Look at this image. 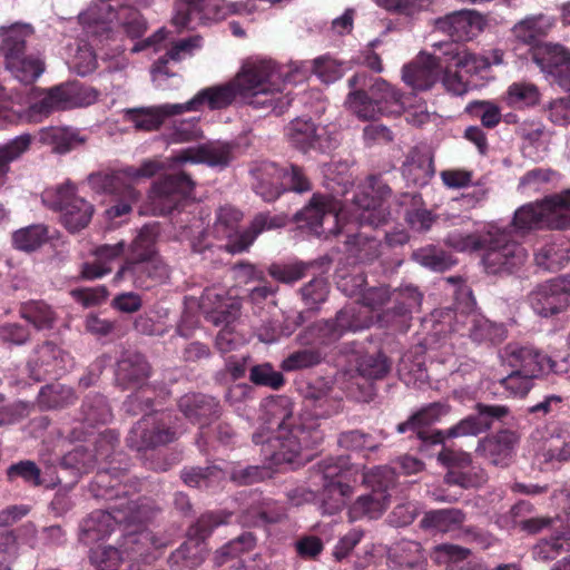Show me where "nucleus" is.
I'll use <instances>...</instances> for the list:
<instances>
[{"label": "nucleus", "instance_id": "0e129e2a", "mask_svg": "<svg viewBox=\"0 0 570 570\" xmlns=\"http://www.w3.org/2000/svg\"><path fill=\"white\" fill-rule=\"evenodd\" d=\"M473 410L482 433L490 431L497 422L508 424L507 419L511 414L510 407L503 404L476 402Z\"/></svg>", "mask_w": 570, "mask_h": 570}, {"label": "nucleus", "instance_id": "49530a36", "mask_svg": "<svg viewBox=\"0 0 570 570\" xmlns=\"http://www.w3.org/2000/svg\"><path fill=\"white\" fill-rule=\"evenodd\" d=\"M125 171L97 173L89 176L90 186L98 193L125 195L129 199L137 197V190L127 181Z\"/></svg>", "mask_w": 570, "mask_h": 570}, {"label": "nucleus", "instance_id": "a878e982", "mask_svg": "<svg viewBox=\"0 0 570 570\" xmlns=\"http://www.w3.org/2000/svg\"><path fill=\"white\" fill-rule=\"evenodd\" d=\"M333 218L337 219L336 207L332 196L314 194L308 204L294 215V220L299 228H307L313 235L324 236V220Z\"/></svg>", "mask_w": 570, "mask_h": 570}, {"label": "nucleus", "instance_id": "69168bd1", "mask_svg": "<svg viewBox=\"0 0 570 570\" xmlns=\"http://www.w3.org/2000/svg\"><path fill=\"white\" fill-rule=\"evenodd\" d=\"M49 240L48 227L41 224L30 225L13 233L12 242L17 249L33 252Z\"/></svg>", "mask_w": 570, "mask_h": 570}, {"label": "nucleus", "instance_id": "6e6552de", "mask_svg": "<svg viewBox=\"0 0 570 570\" xmlns=\"http://www.w3.org/2000/svg\"><path fill=\"white\" fill-rule=\"evenodd\" d=\"M568 194L563 191L544 197L541 202L529 203L515 210L513 226L521 233L534 229L563 230L570 227Z\"/></svg>", "mask_w": 570, "mask_h": 570}, {"label": "nucleus", "instance_id": "c9c22d12", "mask_svg": "<svg viewBox=\"0 0 570 570\" xmlns=\"http://www.w3.org/2000/svg\"><path fill=\"white\" fill-rule=\"evenodd\" d=\"M560 529L557 535L540 540L532 550L533 558L539 561H552L562 552L570 551V510L558 517Z\"/></svg>", "mask_w": 570, "mask_h": 570}, {"label": "nucleus", "instance_id": "864d4df0", "mask_svg": "<svg viewBox=\"0 0 570 570\" xmlns=\"http://www.w3.org/2000/svg\"><path fill=\"white\" fill-rule=\"evenodd\" d=\"M31 141V136L23 134L0 145V189L8 181L10 165L29 150Z\"/></svg>", "mask_w": 570, "mask_h": 570}, {"label": "nucleus", "instance_id": "4c0bfd02", "mask_svg": "<svg viewBox=\"0 0 570 570\" xmlns=\"http://www.w3.org/2000/svg\"><path fill=\"white\" fill-rule=\"evenodd\" d=\"M233 158V146L220 144L217 146L189 147L180 150L174 157L176 163H205L210 166H226Z\"/></svg>", "mask_w": 570, "mask_h": 570}, {"label": "nucleus", "instance_id": "6ab92c4d", "mask_svg": "<svg viewBox=\"0 0 570 570\" xmlns=\"http://www.w3.org/2000/svg\"><path fill=\"white\" fill-rule=\"evenodd\" d=\"M440 53L421 52L412 62L405 65L402 70L403 81L415 90L432 88L441 77L443 62L449 59Z\"/></svg>", "mask_w": 570, "mask_h": 570}, {"label": "nucleus", "instance_id": "e2e57ef3", "mask_svg": "<svg viewBox=\"0 0 570 570\" xmlns=\"http://www.w3.org/2000/svg\"><path fill=\"white\" fill-rule=\"evenodd\" d=\"M60 465L62 469L71 470L73 475L79 478L97 468V458L90 449L79 445L62 456Z\"/></svg>", "mask_w": 570, "mask_h": 570}, {"label": "nucleus", "instance_id": "b1692460", "mask_svg": "<svg viewBox=\"0 0 570 570\" xmlns=\"http://www.w3.org/2000/svg\"><path fill=\"white\" fill-rule=\"evenodd\" d=\"M286 517V508L283 503L253 492L248 507L242 511L239 520L246 527H267L283 522Z\"/></svg>", "mask_w": 570, "mask_h": 570}, {"label": "nucleus", "instance_id": "a18cd8bd", "mask_svg": "<svg viewBox=\"0 0 570 570\" xmlns=\"http://www.w3.org/2000/svg\"><path fill=\"white\" fill-rule=\"evenodd\" d=\"M352 474V468L348 456H331L320 461L314 468L312 480L316 485L345 481Z\"/></svg>", "mask_w": 570, "mask_h": 570}, {"label": "nucleus", "instance_id": "ddd939ff", "mask_svg": "<svg viewBox=\"0 0 570 570\" xmlns=\"http://www.w3.org/2000/svg\"><path fill=\"white\" fill-rule=\"evenodd\" d=\"M194 187V180L184 171L160 177L149 194L154 215L165 216L178 209L190 197Z\"/></svg>", "mask_w": 570, "mask_h": 570}, {"label": "nucleus", "instance_id": "37998d69", "mask_svg": "<svg viewBox=\"0 0 570 570\" xmlns=\"http://www.w3.org/2000/svg\"><path fill=\"white\" fill-rule=\"evenodd\" d=\"M33 35L30 24L13 23L9 27H0L1 46L6 63L26 55L27 41Z\"/></svg>", "mask_w": 570, "mask_h": 570}, {"label": "nucleus", "instance_id": "4d7b16f0", "mask_svg": "<svg viewBox=\"0 0 570 570\" xmlns=\"http://www.w3.org/2000/svg\"><path fill=\"white\" fill-rule=\"evenodd\" d=\"M60 354L59 347L52 342H45L37 350V358L30 363V375L36 381L46 380L47 376L58 375L56 363Z\"/></svg>", "mask_w": 570, "mask_h": 570}, {"label": "nucleus", "instance_id": "052dcab7", "mask_svg": "<svg viewBox=\"0 0 570 570\" xmlns=\"http://www.w3.org/2000/svg\"><path fill=\"white\" fill-rule=\"evenodd\" d=\"M570 259L569 250L562 244L554 242L542 245L534 253L535 265L547 272H558Z\"/></svg>", "mask_w": 570, "mask_h": 570}, {"label": "nucleus", "instance_id": "c03bdc74", "mask_svg": "<svg viewBox=\"0 0 570 570\" xmlns=\"http://www.w3.org/2000/svg\"><path fill=\"white\" fill-rule=\"evenodd\" d=\"M438 48L449 61H453L455 68L465 73L479 75L489 69V62L482 55L469 52L462 45L439 43Z\"/></svg>", "mask_w": 570, "mask_h": 570}, {"label": "nucleus", "instance_id": "f704fd0d", "mask_svg": "<svg viewBox=\"0 0 570 570\" xmlns=\"http://www.w3.org/2000/svg\"><path fill=\"white\" fill-rule=\"evenodd\" d=\"M183 114L180 104H165L156 107L132 108L125 111V120L136 130L154 131L160 128L165 119Z\"/></svg>", "mask_w": 570, "mask_h": 570}, {"label": "nucleus", "instance_id": "13d9d810", "mask_svg": "<svg viewBox=\"0 0 570 570\" xmlns=\"http://www.w3.org/2000/svg\"><path fill=\"white\" fill-rule=\"evenodd\" d=\"M345 245L347 252L362 263H371L381 255V242L364 232L348 235Z\"/></svg>", "mask_w": 570, "mask_h": 570}, {"label": "nucleus", "instance_id": "f257e3e1", "mask_svg": "<svg viewBox=\"0 0 570 570\" xmlns=\"http://www.w3.org/2000/svg\"><path fill=\"white\" fill-rule=\"evenodd\" d=\"M302 77L297 69L281 67L272 59L250 60L243 66L235 81L202 89L194 98L180 104L181 111H198L204 105L210 110L224 109L239 95L252 108L281 116L293 101L287 85L301 81Z\"/></svg>", "mask_w": 570, "mask_h": 570}, {"label": "nucleus", "instance_id": "0eeeda50", "mask_svg": "<svg viewBox=\"0 0 570 570\" xmlns=\"http://www.w3.org/2000/svg\"><path fill=\"white\" fill-rule=\"evenodd\" d=\"M469 245L483 252L482 262L489 274L513 273L528 257L525 248L512 240L505 230H490L480 236H470Z\"/></svg>", "mask_w": 570, "mask_h": 570}, {"label": "nucleus", "instance_id": "f03ea898", "mask_svg": "<svg viewBox=\"0 0 570 570\" xmlns=\"http://www.w3.org/2000/svg\"><path fill=\"white\" fill-rule=\"evenodd\" d=\"M264 422L268 430L276 432V439L269 445L278 449L275 454L277 461L304 464L312 459L311 451L324 440V432L316 420L294 416V404L286 395L266 401Z\"/></svg>", "mask_w": 570, "mask_h": 570}, {"label": "nucleus", "instance_id": "4be33fe9", "mask_svg": "<svg viewBox=\"0 0 570 570\" xmlns=\"http://www.w3.org/2000/svg\"><path fill=\"white\" fill-rule=\"evenodd\" d=\"M483 17L474 11H456L435 21V28L451 38L450 43L469 41L480 35L484 28Z\"/></svg>", "mask_w": 570, "mask_h": 570}, {"label": "nucleus", "instance_id": "1a4fd4ad", "mask_svg": "<svg viewBox=\"0 0 570 570\" xmlns=\"http://www.w3.org/2000/svg\"><path fill=\"white\" fill-rule=\"evenodd\" d=\"M199 308L208 322L215 326H225L216 336L215 345L217 350L222 353L232 351L235 347V340L233 332L228 330V325L239 315V301L228 296L225 288L212 286L204 289Z\"/></svg>", "mask_w": 570, "mask_h": 570}, {"label": "nucleus", "instance_id": "680f3d73", "mask_svg": "<svg viewBox=\"0 0 570 570\" xmlns=\"http://www.w3.org/2000/svg\"><path fill=\"white\" fill-rule=\"evenodd\" d=\"M232 513L224 511L203 513L197 521L188 528L187 538L203 546V542L210 537L215 528L227 523Z\"/></svg>", "mask_w": 570, "mask_h": 570}, {"label": "nucleus", "instance_id": "7ed1b4c3", "mask_svg": "<svg viewBox=\"0 0 570 570\" xmlns=\"http://www.w3.org/2000/svg\"><path fill=\"white\" fill-rule=\"evenodd\" d=\"M348 108L363 120L380 116H400L405 109L404 95L383 78H373L365 71L354 73L348 80Z\"/></svg>", "mask_w": 570, "mask_h": 570}, {"label": "nucleus", "instance_id": "338daca9", "mask_svg": "<svg viewBox=\"0 0 570 570\" xmlns=\"http://www.w3.org/2000/svg\"><path fill=\"white\" fill-rule=\"evenodd\" d=\"M158 230L154 226H144L132 240L125 261L159 256L156 249Z\"/></svg>", "mask_w": 570, "mask_h": 570}, {"label": "nucleus", "instance_id": "58836bf2", "mask_svg": "<svg viewBox=\"0 0 570 570\" xmlns=\"http://www.w3.org/2000/svg\"><path fill=\"white\" fill-rule=\"evenodd\" d=\"M468 335L476 344L498 345L508 336V330L502 323H495L476 313L468 315Z\"/></svg>", "mask_w": 570, "mask_h": 570}, {"label": "nucleus", "instance_id": "6e6d98bb", "mask_svg": "<svg viewBox=\"0 0 570 570\" xmlns=\"http://www.w3.org/2000/svg\"><path fill=\"white\" fill-rule=\"evenodd\" d=\"M205 560L204 547L189 539L183 542L168 558L173 570H196Z\"/></svg>", "mask_w": 570, "mask_h": 570}, {"label": "nucleus", "instance_id": "f3484780", "mask_svg": "<svg viewBox=\"0 0 570 570\" xmlns=\"http://www.w3.org/2000/svg\"><path fill=\"white\" fill-rule=\"evenodd\" d=\"M169 276V268L160 256L125 261L114 276V283L130 279L138 288L149 289L164 283Z\"/></svg>", "mask_w": 570, "mask_h": 570}, {"label": "nucleus", "instance_id": "2f4dec72", "mask_svg": "<svg viewBox=\"0 0 570 570\" xmlns=\"http://www.w3.org/2000/svg\"><path fill=\"white\" fill-rule=\"evenodd\" d=\"M446 413L448 406L445 404L431 403L412 414L406 421L399 423L396 431L401 434L411 432V438L415 436L423 443L431 444L433 432L428 431V426L439 421Z\"/></svg>", "mask_w": 570, "mask_h": 570}, {"label": "nucleus", "instance_id": "5fc2aeb1", "mask_svg": "<svg viewBox=\"0 0 570 570\" xmlns=\"http://www.w3.org/2000/svg\"><path fill=\"white\" fill-rule=\"evenodd\" d=\"M6 66L13 77L24 85L33 83L45 71V61L35 53L13 58Z\"/></svg>", "mask_w": 570, "mask_h": 570}, {"label": "nucleus", "instance_id": "393cba45", "mask_svg": "<svg viewBox=\"0 0 570 570\" xmlns=\"http://www.w3.org/2000/svg\"><path fill=\"white\" fill-rule=\"evenodd\" d=\"M151 374L146 356L137 351H124L116 363L115 382L122 390L140 389Z\"/></svg>", "mask_w": 570, "mask_h": 570}, {"label": "nucleus", "instance_id": "bb28decb", "mask_svg": "<svg viewBox=\"0 0 570 570\" xmlns=\"http://www.w3.org/2000/svg\"><path fill=\"white\" fill-rule=\"evenodd\" d=\"M250 175L252 188L264 202L272 203L286 191L284 168L272 161L256 164Z\"/></svg>", "mask_w": 570, "mask_h": 570}, {"label": "nucleus", "instance_id": "7c9ffc66", "mask_svg": "<svg viewBox=\"0 0 570 570\" xmlns=\"http://www.w3.org/2000/svg\"><path fill=\"white\" fill-rule=\"evenodd\" d=\"M328 294L330 283L324 277H314L303 285L299 288V295L307 311L298 312L293 318L286 317L282 334L288 336L303 325L308 318L307 314L318 311L320 306L326 302Z\"/></svg>", "mask_w": 570, "mask_h": 570}, {"label": "nucleus", "instance_id": "412c9836", "mask_svg": "<svg viewBox=\"0 0 570 570\" xmlns=\"http://www.w3.org/2000/svg\"><path fill=\"white\" fill-rule=\"evenodd\" d=\"M89 104L85 98V88L78 82L55 86L30 106L31 115L48 116L55 110H66Z\"/></svg>", "mask_w": 570, "mask_h": 570}, {"label": "nucleus", "instance_id": "774afa93", "mask_svg": "<svg viewBox=\"0 0 570 570\" xmlns=\"http://www.w3.org/2000/svg\"><path fill=\"white\" fill-rule=\"evenodd\" d=\"M312 263L301 261L292 263H273L268 266V275L278 283L292 285L307 276Z\"/></svg>", "mask_w": 570, "mask_h": 570}, {"label": "nucleus", "instance_id": "39448f33", "mask_svg": "<svg viewBox=\"0 0 570 570\" xmlns=\"http://www.w3.org/2000/svg\"><path fill=\"white\" fill-rule=\"evenodd\" d=\"M157 513L154 503L147 498L124 499L108 510H95L81 523L80 539L89 544L109 537L116 527L122 528L144 524Z\"/></svg>", "mask_w": 570, "mask_h": 570}, {"label": "nucleus", "instance_id": "3c124183", "mask_svg": "<svg viewBox=\"0 0 570 570\" xmlns=\"http://www.w3.org/2000/svg\"><path fill=\"white\" fill-rule=\"evenodd\" d=\"M465 520V513L455 508L439 509L425 512L420 521L423 530H436L449 532L462 525Z\"/></svg>", "mask_w": 570, "mask_h": 570}, {"label": "nucleus", "instance_id": "473e14b6", "mask_svg": "<svg viewBox=\"0 0 570 570\" xmlns=\"http://www.w3.org/2000/svg\"><path fill=\"white\" fill-rule=\"evenodd\" d=\"M125 253V243L105 244L92 252L94 259L80 265L79 277L83 281H95L112 272V263Z\"/></svg>", "mask_w": 570, "mask_h": 570}, {"label": "nucleus", "instance_id": "a19ab883", "mask_svg": "<svg viewBox=\"0 0 570 570\" xmlns=\"http://www.w3.org/2000/svg\"><path fill=\"white\" fill-rule=\"evenodd\" d=\"M202 37L191 36L177 41H170V47L166 53L160 56L151 66L154 75H161L166 77L175 76V72L169 68V62H180L186 57H190L195 49L200 48Z\"/></svg>", "mask_w": 570, "mask_h": 570}, {"label": "nucleus", "instance_id": "4468645a", "mask_svg": "<svg viewBox=\"0 0 570 570\" xmlns=\"http://www.w3.org/2000/svg\"><path fill=\"white\" fill-rule=\"evenodd\" d=\"M438 461L449 469L445 481L450 485L463 489L478 488L487 480L483 469L472 464L470 453L443 446L438 454Z\"/></svg>", "mask_w": 570, "mask_h": 570}, {"label": "nucleus", "instance_id": "cd10ccee", "mask_svg": "<svg viewBox=\"0 0 570 570\" xmlns=\"http://www.w3.org/2000/svg\"><path fill=\"white\" fill-rule=\"evenodd\" d=\"M422 297L423 295L413 286L394 291L391 298L394 305L383 313L382 321L391 323L397 331H407L412 313L420 309Z\"/></svg>", "mask_w": 570, "mask_h": 570}, {"label": "nucleus", "instance_id": "09e8293b", "mask_svg": "<svg viewBox=\"0 0 570 570\" xmlns=\"http://www.w3.org/2000/svg\"><path fill=\"white\" fill-rule=\"evenodd\" d=\"M390 501V494L380 491H372L368 494L358 497L348 508V518L351 521L367 519H379L386 510Z\"/></svg>", "mask_w": 570, "mask_h": 570}, {"label": "nucleus", "instance_id": "5701e85b", "mask_svg": "<svg viewBox=\"0 0 570 570\" xmlns=\"http://www.w3.org/2000/svg\"><path fill=\"white\" fill-rule=\"evenodd\" d=\"M377 196H372L366 191L354 196L355 213L353 214L361 227L370 226L377 228L387 224L390 212L384 206V200L392 194L387 185L377 187Z\"/></svg>", "mask_w": 570, "mask_h": 570}, {"label": "nucleus", "instance_id": "a211bd4d", "mask_svg": "<svg viewBox=\"0 0 570 570\" xmlns=\"http://www.w3.org/2000/svg\"><path fill=\"white\" fill-rule=\"evenodd\" d=\"M520 440L518 430L503 428L480 439L475 453L495 466L507 468L512 462Z\"/></svg>", "mask_w": 570, "mask_h": 570}, {"label": "nucleus", "instance_id": "79ce46f5", "mask_svg": "<svg viewBox=\"0 0 570 570\" xmlns=\"http://www.w3.org/2000/svg\"><path fill=\"white\" fill-rule=\"evenodd\" d=\"M403 177L414 186H425L434 176L433 158L430 153L413 148L402 166Z\"/></svg>", "mask_w": 570, "mask_h": 570}, {"label": "nucleus", "instance_id": "8fccbe9b", "mask_svg": "<svg viewBox=\"0 0 570 570\" xmlns=\"http://www.w3.org/2000/svg\"><path fill=\"white\" fill-rule=\"evenodd\" d=\"M19 315L38 331L53 328L57 321L56 311L42 299H30L19 306Z\"/></svg>", "mask_w": 570, "mask_h": 570}, {"label": "nucleus", "instance_id": "aec40b11", "mask_svg": "<svg viewBox=\"0 0 570 570\" xmlns=\"http://www.w3.org/2000/svg\"><path fill=\"white\" fill-rule=\"evenodd\" d=\"M177 406L190 423L199 425L200 432L197 443L202 446L200 441L204 438L206 425L222 414L219 401L208 394L190 392L178 399Z\"/></svg>", "mask_w": 570, "mask_h": 570}, {"label": "nucleus", "instance_id": "dca6fc26", "mask_svg": "<svg viewBox=\"0 0 570 570\" xmlns=\"http://www.w3.org/2000/svg\"><path fill=\"white\" fill-rule=\"evenodd\" d=\"M289 144L303 151L316 150L327 153L335 147V139L326 127L318 126L311 118H295L285 129Z\"/></svg>", "mask_w": 570, "mask_h": 570}, {"label": "nucleus", "instance_id": "9b49d317", "mask_svg": "<svg viewBox=\"0 0 570 570\" xmlns=\"http://www.w3.org/2000/svg\"><path fill=\"white\" fill-rule=\"evenodd\" d=\"M178 438L175 420L168 412L145 414L129 431L126 443L136 451L167 445Z\"/></svg>", "mask_w": 570, "mask_h": 570}, {"label": "nucleus", "instance_id": "c756f323", "mask_svg": "<svg viewBox=\"0 0 570 570\" xmlns=\"http://www.w3.org/2000/svg\"><path fill=\"white\" fill-rule=\"evenodd\" d=\"M305 328L296 336V342L299 348L291 352L281 363V368L284 372H295L315 367L320 365L326 357L325 348L331 344L322 342L321 340L308 338V342L302 340Z\"/></svg>", "mask_w": 570, "mask_h": 570}, {"label": "nucleus", "instance_id": "9d476101", "mask_svg": "<svg viewBox=\"0 0 570 570\" xmlns=\"http://www.w3.org/2000/svg\"><path fill=\"white\" fill-rule=\"evenodd\" d=\"M43 204L60 214V222L70 233L86 228L94 215V205L77 194L73 184L67 181L42 194Z\"/></svg>", "mask_w": 570, "mask_h": 570}, {"label": "nucleus", "instance_id": "ea45409f", "mask_svg": "<svg viewBox=\"0 0 570 570\" xmlns=\"http://www.w3.org/2000/svg\"><path fill=\"white\" fill-rule=\"evenodd\" d=\"M125 478L126 471L122 469H98L90 483V491L98 499L107 501L121 499V495L128 494L127 485L122 484Z\"/></svg>", "mask_w": 570, "mask_h": 570}, {"label": "nucleus", "instance_id": "423d86ee", "mask_svg": "<svg viewBox=\"0 0 570 570\" xmlns=\"http://www.w3.org/2000/svg\"><path fill=\"white\" fill-rule=\"evenodd\" d=\"M243 213L232 206H223L216 214L213 230L217 238L228 239L226 248L229 253H243L248 250L256 238L264 232L278 229L287 224L284 214L258 213L252 219L249 226L243 232L238 230Z\"/></svg>", "mask_w": 570, "mask_h": 570}, {"label": "nucleus", "instance_id": "603ef678", "mask_svg": "<svg viewBox=\"0 0 570 570\" xmlns=\"http://www.w3.org/2000/svg\"><path fill=\"white\" fill-rule=\"evenodd\" d=\"M320 503L323 513L333 515L340 512L352 495L353 488L345 481L321 484Z\"/></svg>", "mask_w": 570, "mask_h": 570}, {"label": "nucleus", "instance_id": "de8ad7c7", "mask_svg": "<svg viewBox=\"0 0 570 570\" xmlns=\"http://www.w3.org/2000/svg\"><path fill=\"white\" fill-rule=\"evenodd\" d=\"M39 140L59 154H66L85 142L77 129L70 127H46L39 131Z\"/></svg>", "mask_w": 570, "mask_h": 570}, {"label": "nucleus", "instance_id": "e433bc0d", "mask_svg": "<svg viewBox=\"0 0 570 570\" xmlns=\"http://www.w3.org/2000/svg\"><path fill=\"white\" fill-rule=\"evenodd\" d=\"M226 478L227 472L217 464L187 465L180 471V479L184 484L198 490H217L223 485Z\"/></svg>", "mask_w": 570, "mask_h": 570}, {"label": "nucleus", "instance_id": "20e7f679", "mask_svg": "<svg viewBox=\"0 0 570 570\" xmlns=\"http://www.w3.org/2000/svg\"><path fill=\"white\" fill-rule=\"evenodd\" d=\"M543 16H532L518 22L512 33L515 39L530 46V59L561 88L570 91V51L561 45L541 43L539 37L544 33L540 22Z\"/></svg>", "mask_w": 570, "mask_h": 570}, {"label": "nucleus", "instance_id": "bf43d9fd", "mask_svg": "<svg viewBox=\"0 0 570 570\" xmlns=\"http://www.w3.org/2000/svg\"><path fill=\"white\" fill-rule=\"evenodd\" d=\"M82 423L95 426L107 424L112 416L106 397L101 394L87 395L80 407Z\"/></svg>", "mask_w": 570, "mask_h": 570}, {"label": "nucleus", "instance_id": "2eb2a0df", "mask_svg": "<svg viewBox=\"0 0 570 570\" xmlns=\"http://www.w3.org/2000/svg\"><path fill=\"white\" fill-rule=\"evenodd\" d=\"M529 302L543 317L563 312L570 304V276H559L538 285L530 293Z\"/></svg>", "mask_w": 570, "mask_h": 570}, {"label": "nucleus", "instance_id": "f8f14e48", "mask_svg": "<svg viewBox=\"0 0 570 570\" xmlns=\"http://www.w3.org/2000/svg\"><path fill=\"white\" fill-rule=\"evenodd\" d=\"M371 324V315L368 311L358 303H352L341 308L335 316V320H323L315 322L305 327V333L302 340L317 337L322 342L330 344L338 341L346 332H356L368 327Z\"/></svg>", "mask_w": 570, "mask_h": 570}, {"label": "nucleus", "instance_id": "c85d7f7f", "mask_svg": "<svg viewBox=\"0 0 570 570\" xmlns=\"http://www.w3.org/2000/svg\"><path fill=\"white\" fill-rule=\"evenodd\" d=\"M422 297L423 295L413 286L394 291L391 298L394 305L383 313L382 321L391 323L397 331H407L412 313L420 309Z\"/></svg>", "mask_w": 570, "mask_h": 570}, {"label": "nucleus", "instance_id": "72a5a7b5", "mask_svg": "<svg viewBox=\"0 0 570 570\" xmlns=\"http://www.w3.org/2000/svg\"><path fill=\"white\" fill-rule=\"evenodd\" d=\"M500 357L512 372L535 377L543 372L544 356L532 347L510 343L500 352Z\"/></svg>", "mask_w": 570, "mask_h": 570}]
</instances>
